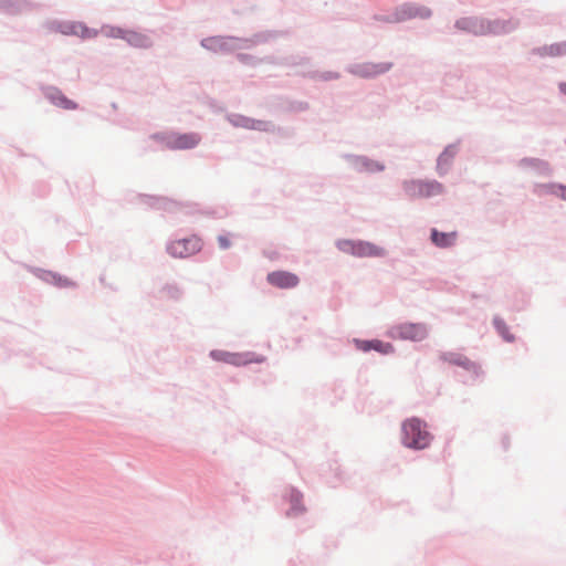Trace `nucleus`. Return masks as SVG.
Wrapping results in <instances>:
<instances>
[{
    "label": "nucleus",
    "mask_w": 566,
    "mask_h": 566,
    "mask_svg": "<svg viewBox=\"0 0 566 566\" xmlns=\"http://www.w3.org/2000/svg\"><path fill=\"white\" fill-rule=\"evenodd\" d=\"M427 424L418 418H411L402 423V443L408 448L424 449L431 442Z\"/></svg>",
    "instance_id": "nucleus-1"
},
{
    "label": "nucleus",
    "mask_w": 566,
    "mask_h": 566,
    "mask_svg": "<svg viewBox=\"0 0 566 566\" xmlns=\"http://www.w3.org/2000/svg\"><path fill=\"white\" fill-rule=\"evenodd\" d=\"M154 139L159 140L172 150H185L195 148L201 140L200 136L196 133H167L157 134L153 136Z\"/></svg>",
    "instance_id": "nucleus-2"
},
{
    "label": "nucleus",
    "mask_w": 566,
    "mask_h": 566,
    "mask_svg": "<svg viewBox=\"0 0 566 566\" xmlns=\"http://www.w3.org/2000/svg\"><path fill=\"white\" fill-rule=\"evenodd\" d=\"M403 189L412 199L428 198L440 195L442 185L437 181L410 180L403 184Z\"/></svg>",
    "instance_id": "nucleus-3"
},
{
    "label": "nucleus",
    "mask_w": 566,
    "mask_h": 566,
    "mask_svg": "<svg viewBox=\"0 0 566 566\" xmlns=\"http://www.w3.org/2000/svg\"><path fill=\"white\" fill-rule=\"evenodd\" d=\"M202 248L201 239L192 235L186 239L175 240L168 245V252L174 258H188Z\"/></svg>",
    "instance_id": "nucleus-4"
},
{
    "label": "nucleus",
    "mask_w": 566,
    "mask_h": 566,
    "mask_svg": "<svg viewBox=\"0 0 566 566\" xmlns=\"http://www.w3.org/2000/svg\"><path fill=\"white\" fill-rule=\"evenodd\" d=\"M212 359L217 361H222L226 364L234 365V366H243L251 363H262L264 361L263 357H256L252 353H230L227 350H212L210 353Z\"/></svg>",
    "instance_id": "nucleus-5"
},
{
    "label": "nucleus",
    "mask_w": 566,
    "mask_h": 566,
    "mask_svg": "<svg viewBox=\"0 0 566 566\" xmlns=\"http://www.w3.org/2000/svg\"><path fill=\"white\" fill-rule=\"evenodd\" d=\"M268 282L279 289H293L300 283L296 274L287 271H273L266 276Z\"/></svg>",
    "instance_id": "nucleus-6"
},
{
    "label": "nucleus",
    "mask_w": 566,
    "mask_h": 566,
    "mask_svg": "<svg viewBox=\"0 0 566 566\" xmlns=\"http://www.w3.org/2000/svg\"><path fill=\"white\" fill-rule=\"evenodd\" d=\"M399 337L410 340H422L427 336V329L421 324H402L396 328Z\"/></svg>",
    "instance_id": "nucleus-7"
},
{
    "label": "nucleus",
    "mask_w": 566,
    "mask_h": 566,
    "mask_svg": "<svg viewBox=\"0 0 566 566\" xmlns=\"http://www.w3.org/2000/svg\"><path fill=\"white\" fill-rule=\"evenodd\" d=\"M390 67V63H364L356 66L355 73L363 77H373L387 72Z\"/></svg>",
    "instance_id": "nucleus-8"
},
{
    "label": "nucleus",
    "mask_w": 566,
    "mask_h": 566,
    "mask_svg": "<svg viewBox=\"0 0 566 566\" xmlns=\"http://www.w3.org/2000/svg\"><path fill=\"white\" fill-rule=\"evenodd\" d=\"M431 240L439 248H448L454 244L457 240L455 232H439L436 229L431 231Z\"/></svg>",
    "instance_id": "nucleus-9"
},
{
    "label": "nucleus",
    "mask_w": 566,
    "mask_h": 566,
    "mask_svg": "<svg viewBox=\"0 0 566 566\" xmlns=\"http://www.w3.org/2000/svg\"><path fill=\"white\" fill-rule=\"evenodd\" d=\"M354 255L359 256V258L379 256V255H382V249H380L371 243L359 241V242H356V244H355Z\"/></svg>",
    "instance_id": "nucleus-10"
},
{
    "label": "nucleus",
    "mask_w": 566,
    "mask_h": 566,
    "mask_svg": "<svg viewBox=\"0 0 566 566\" xmlns=\"http://www.w3.org/2000/svg\"><path fill=\"white\" fill-rule=\"evenodd\" d=\"M289 496H290L291 509L287 512V516L293 517V516H297V515L304 513L305 506L302 503L303 495L296 490H291Z\"/></svg>",
    "instance_id": "nucleus-11"
},
{
    "label": "nucleus",
    "mask_w": 566,
    "mask_h": 566,
    "mask_svg": "<svg viewBox=\"0 0 566 566\" xmlns=\"http://www.w3.org/2000/svg\"><path fill=\"white\" fill-rule=\"evenodd\" d=\"M125 40L133 46L146 48L149 45V39L140 33L134 31L125 32Z\"/></svg>",
    "instance_id": "nucleus-12"
},
{
    "label": "nucleus",
    "mask_w": 566,
    "mask_h": 566,
    "mask_svg": "<svg viewBox=\"0 0 566 566\" xmlns=\"http://www.w3.org/2000/svg\"><path fill=\"white\" fill-rule=\"evenodd\" d=\"M53 104H55L59 107H62L64 109H75L76 104L72 102L71 99L66 98L65 96L61 95L60 93L52 94L50 96Z\"/></svg>",
    "instance_id": "nucleus-13"
},
{
    "label": "nucleus",
    "mask_w": 566,
    "mask_h": 566,
    "mask_svg": "<svg viewBox=\"0 0 566 566\" xmlns=\"http://www.w3.org/2000/svg\"><path fill=\"white\" fill-rule=\"evenodd\" d=\"M406 13L409 18L411 17H420V18H427L430 15V11L426 8H418L415 6H408L406 8Z\"/></svg>",
    "instance_id": "nucleus-14"
},
{
    "label": "nucleus",
    "mask_w": 566,
    "mask_h": 566,
    "mask_svg": "<svg viewBox=\"0 0 566 566\" xmlns=\"http://www.w3.org/2000/svg\"><path fill=\"white\" fill-rule=\"evenodd\" d=\"M371 349L382 354H389L394 352V347L389 343H382L380 340H373Z\"/></svg>",
    "instance_id": "nucleus-15"
},
{
    "label": "nucleus",
    "mask_w": 566,
    "mask_h": 566,
    "mask_svg": "<svg viewBox=\"0 0 566 566\" xmlns=\"http://www.w3.org/2000/svg\"><path fill=\"white\" fill-rule=\"evenodd\" d=\"M355 244L356 242L355 241H350V240H340L337 242V248L345 252V253H350L354 255L355 253Z\"/></svg>",
    "instance_id": "nucleus-16"
},
{
    "label": "nucleus",
    "mask_w": 566,
    "mask_h": 566,
    "mask_svg": "<svg viewBox=\"0 0 566 566\" xmlns=\"http://www.w3.org/2000/svg\"><path fill=\"white\" fill-rule=\"evenodd\" d=\"M104 32L109 36L125 39V32L127 31L119 28H107L104 30Z\"/></svg>",
    "instance_id": "nucleus-17"
},
{
    "label": "nucleus",
    "mask_w": 566,
    "mask_h": 566,
    "mask_svg": "<svg viewBox=\"0 0 566 566\" xmlns=\"http://www.w3.org/2000/svg\"><path fill=\"white\" fill-rule=\"evenodd\" d=\"M549 191L554 195L559 196L562 199L566 200V187L564 186H549Z\"/></svg>",
    "instance_id": "nucleus-18"
},
{
    "label": "nucleus",
    "mask_w": 566,
    "mask_h": 566,
    "mask_svg": "<svg viewBox=\"0 0 566 566\" xmlns=\"http://www.w3.org/2000/svg\"><path fill=\"white\" fill-rule=\"evenodd\" d=\"M354 342L356 347L363 352H368L371 349L373 340L355 339Z\"/></svg>",
    "instance_id": "nucleus-19"
},
{
    "label": "nucleus",
    "mask_w": 566,
    "mask_h": 566,
    "mask_svg": "<svg viewBox=\"0 0 566 566\" xmlns=\"http://www.w3.org/2000/svg\"><path fill=\"white\" fill-rule=\"evenodd\" d=\"M219 247L221 249H228L230 248L231 243L227 235H219L218 237Z\"/></svg>",
    "instance_id": "nucleus-20"
},
{
    "label": "nucleus",
    "mask_w": 566,
    "mask_h": 566,
    "mask_svg": "<svg viewBox=\"0 0 566 566\" xmlns=\"http://www.w3.org/2000/svg\"><path fill=\"white\" fill-rule=\"evenodd\" d=\"M264 125H265L264 123H243L242 124V126H244L247 128H252V129H262Z\"/></svg>",
    "instance_id": "nucleus-21"
},
{
    "label": "nucleus",
    "mask_w": 566,
    "mask_h": 566,
    "mask_svg": "<svg viewBox=\"0 0 566 566\" xmlns=\"http://www.w3.org/2000/svg\"><path fill=\"white\" fill-rule=\"evenodd\" d=\"M367 169L370 170V171H376V170H382L384 167L381 165H378L376 163H370L367 165Z\"/></svg>",
    "instance_id": "nucleus-22"
},
{
    "label": "nucleus",
    "mask_w": 566,
    "mask_h": 566,
    "mask_svg": "<svg viewBox=\"0 0 566 566\" xmlns=\"http://www.w3.org/2000/svg\"><path fill=\"white\" fill-rule=\"evenodd\" d=\"M559 88H560V91H562L564 94H566V83H562V84L559 85Z\"/></svg>",
    "instance_id": "nucleus-23"
},
{
    "label": "nucleus",
    "mask_w": 566,
    "mask_h": 566,
    "mask_svg": "<svg viewBox=\"0 0 566 566\" xmlns=\"http://www.w3.org/2000/svg\"><path fill=\"white\" fill-rule=\"evenodd\" d=\"M59 284L61 285H67L69 284V281L65 279V280H60Z\"/></svg>",
    "instance_id": "nucleus-24"
}]
</instances>
